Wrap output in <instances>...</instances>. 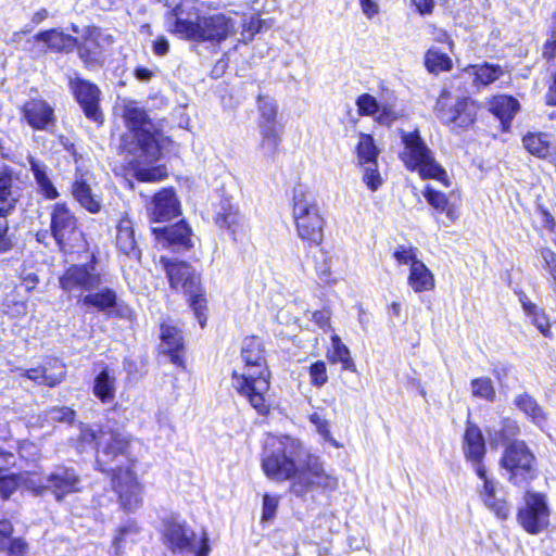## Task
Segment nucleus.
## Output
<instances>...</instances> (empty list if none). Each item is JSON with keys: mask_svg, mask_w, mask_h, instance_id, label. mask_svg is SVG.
Segmentation results:
<instances>
[{"mask_svg": "<svg viewBox=\"0 0 556 556\" xmlns=\"http://www.w3.org/2000/svg\"><path fill=\"white\" fill-rule=\"evenodd\" d=\"M168 30L195 42H220L235 33V22L225 14L200 15L198 10L175 7L167 15Z\"/></svg>", "mask_w": 556, "mask_h": 556, "instance_id": "7ed1b4c3", "label": "nucleus"}, {"mask_svg": "<svg viewBox=\"0 0 556 556\" xmlns=\"http://www.w3.org/2000/svg\"><path fill=\"white\" fill-rule=\"evenodd\" d=\"M520 433L519 422L510 416H504L500 419L498 428L490 434L491 443L495 446L507 447L513 442H519Z\"/></svg>", "mask_w": 556, "mask_h": 556, "instance_id": "c85d7f7f", "label": "nucleus"}, {"mask_svg": "<svg viewBox=\"0 0 556 556\" xmlns=\"http://www.w3.org/2000/svg\"><path fill=\"white\" fill-rule=\"evenodd\" d=\"M147 208L153 223L170 220L180 214V203L173 189H163L155 193Z\"/></svg>", "mask_w": 556, "mask_h": 556, "instance_id": "4be33fe9", "label": "nucleus"}, {"mask_svg": "<svg viewBox=\"0 0 556 556\" xmlns=\"http://www.w3.org/2000/svg\"><path fill=\"white\" fill-rule=\"evenodd\" d=\"M50 230L55 245L63 252L84 248L85 237L75 213L64 202L50 207Z\"/></svg>", "mask_w": 556, "mask_h": 556, "instance_id": "9d476101", "label": "nucleus"}, {"mask_svg": "<svg viewBox=\"0 0 556 556\" xmlns=\"http://www.w3.org/2000/svg\"><path fill=\"white\" fill-rule=\"evenodd\" d=\"M161 263L163 268L166 271L167 278H194V276H200L201 273L198 270L197 266L189 264L184 261L178 260H169L166 257H161Z\"/></svg>", "mask_w": 556, "mask_h": 556, "instance_id": "c03bdc74", "label": "nucleus"}, {"mask_svg": "<svg viewBox=\"0 0 556 556\" xmlns=\"http://www.w3.org/2000/svg\"><path fill=\"white\" fill-rule=\"evenodd\" d=\"M92 393L103 404L115 399V378L110 375L108 368L102 369L96 376Z\"/></svg>", "mask_w": 556, "mask_h": 556, "instance_id": "58836bf2", "label": "nucleus"}, {"mask_svg": "<svg viewBox=\"0 0 556 556\" xmlns=\"http://www.w3.org/2000/svg\"><path fill=\"white\" fill-rule=\"evenodd\" d=\"M424 197L433 208L445 214L448 223H455L458 219L457 206L451 203L444 193L428 186L424 191Z\"/></svg>", "mask_w": 556, "mask_h": 556, "instance_id": "f704fd0d", "label": "nucleus"}, {"mask_svg": "<svg viewBox=\"0 0 556 556\" xmlns=\"http://www.w3.org/2000/svg\"><path fill=\"white\" fill-rule=\"evenodd\" d=\"M159 244L174 251L189 249L191 244V229L184 220L167 227L152 229Z\"/></svg>", "mask_w": 556, "mask_h": 556, "instance_id": "5701e85b", "label": "nucleus"}, {"mask_svg": "<svg viewBox=\"0 0 556 556\" xmlns=\"http://www.w3.org/2000/svg\"><path fill=\"white\" fill-rule=\"evenodd\" d=\"M303 450L300 440L288 435L268 434L261 453V469L274 482L293 483L301 475L298 457Z\"/></svg>", "mask_w": 556, "mask_h": 556, "instance_id": "20e7f679", "label": "nucleus"}, {"mask_svg": "<svg viewBox=\"0 0 556 556\" xmlns=\"http://www.w3.org/2000/svg\"><path fill=\"white\" fill-rule=\"evenodd\" d=\"M551 510L546 495L525 490L523 504L517 509L516 520L525 532L536 535L549 527Z\"/></svg>", "mask_w": 556, "mask_h": 556, "instance_id": "f8f14e48", "label": "nucleus"}, {"mask_svg": "<svg viewBox=\"0 0 556 556\" xmlns=\"http://www.w3.org/2000/svg\"><path fill=\"white\" fill-rule=\"evenodd\" d=\"M519 110L518 101L509 96H498L490 102V111L501 119L502 124H509Z\"/></svg>", "mask_w": 556, "mask_h": 556, "instance_id": "ea45409f", "label": "nucleus"}, {"mask_svg": "<svg viewBox=\"0 0 556 556\" xmlns=\"http://www.w3.org/2000/svg\"><path fill=\"white\" fill-rule=\"evenodd\" d=\"M47 484L34 488L37 494L49 491L56 502H62L67 495L83 490L81 479L73 467L60 466L59 470L47 477Z\"/></svg>", "mask_w": 556, "mask_h": 556, "instance_id": "2eb2a0df", "label": "nucleus"}, {"mask_svg": "<svg viewBox=\"0 0 556 556\" xmlns=\"http://www.w3.org/2000/svg\"><path fill=\"white\" fill-rule=\"evenodd\" d=\"M135 176L140 181L155 182L164 179L167 176V172L163 166H155L150 168H139L136 170Z\"/></svg>", "mask_w": 556, "mask_h": 556, "instance_id": "5fc2aeb1", "label": "nucleus"}, {"mask_svg": "<svg viewBox=\"0 0 556 556\" xmlns=\"http://www.w3.org/2000/svg\"><path fill=\"white\" fill-rule=\"evenodd\" d=\"M309 383L316 389L323 388L329 380L326 362L317 359L307 368Z\"/></svg>", "mask_w": 556, "mask_h": 556, "instance_id": "09e8293b", "label": "nucleus"}, {"mask_svg": "<svg viewBox=\"0 0 556 556\" xmlns=\"http://www.w3.org/2000/svg\"><path fill=\"white\" fill-rule=\"evenodd\" d=\"M70 88L87 118L101 122L102 113L99 110L100 90L97 85L80 77L70 79Z\"/></svg>", "mask_w": 556, "mask_h": 556, "instance_id": "aec40b11", "label": "nucleus"}, {"mask_svg": "<svg viewBox=\"0 0 556 556\" xmlns=\"http://www.w3.org/2000/svg\"><path fill=\"white\" fill-rule=\"evenodd\" d=\"M279 495H273L269 493L263 494L262 515L260 519L262 525L269 523L276 518L279 508Z\"/></svg>", "mask_w": 556, "mask_h": 556, "instance_id": "3c124183", "label": "nucleus"}, {"mask_svg": "<svg viewBox=\"0 0 556 556\" xmlns=\"http://www.w3.org/2000/svg\"><path fill=\"white\" fill-rule=\"evenodd\" d=\"M72 30L81 36L78 54L84 63L88 65L98 62L102 51L114 42V38L109 31L97 26H86L80 30L78 26L73 24Z\"/></svg>", "mask_w": 556, "mask_h": 556, "instance_id": "4468645a", "label": "nucleus"}, {"mask_svg": "<svg viewBox=\"0 0 556 556\" xmlns=\"http://www.w3.org/2000/svg\"><path fill=\"white\" fill-rule=\"evenodd\" d=\"M260 151L268 160H274L281 142L282 126H265L260 128Z\"/></svg>", "mask_w": 556, "mask_h": 556, "instance_id": "e433bc0d", "label": "nucleus"}, {"mask_svg": "<svg viewBox=\"0 0 556 556\" xmlns=\"http://www.w3.org/2000/svg\"><path fill=\"white\" fill-rule=\"evenodd\" d=\"M18 457L26 463H36L40 458V451L36 443L29 440H21L17 442Z\"/></svg>", "mask_w": 556, "mask_h": 556, "instance_id": "864d4df0", "label": "nucleus"}, {"mask_svg": "<svg viewBox=\"0 0 556 556\" xmlns=\"http://www.w3.org/2000/svg\"><path fill=\"white\" fill-rule=\"evenodd\" d=\"M522 143L525 149L539 159H546L551 154L552 139L545 132H529L523 136Z\"/></svg>", "mask_w": 556, "mask_h": 556, "instance_id": "4c0bfd02", "label": "nucleus"}, {"mask_svg": "<svg viewBox=\"0 0 556 556\" xmlns=\"http://www.w3.org/2000/svg\"><path fill=\"white\" fill-rule=\"evenodd\" d=\"M498 466L505 471L507 482L517 489H530L540 476L538 457L525 440L504 447Z\"/></svg>", "mask_w": 556, "mask_h": 556, "instance_id": "39448f33", "label": "nucleus"}, {"mask_svg": "<svg viewBox=\"0 0 556 556\" xmlns=\"http://www.w3.org/2000/svg\"><path fill=\"white\" fill-rule=\"evenodd\" d=\"M404 146L400 157L407 169L417 172L422 179H435L450 186L445 169L437 162L434 153L421 138L419 131H401Z\"/></svg>", "mask_w": 556, "mask_h": 556, "instance_id": "0eeeda50", "label": "nucleus"}, {"mask_svg": "<svg viewBox=\"0 0 556 556\" xmlns=\"http://www.w3.org/2000/svg\"><path fill=\"white\" fill-rule=\"evenodd\" d=\"M515 293L518 295L519 302L526 315L530 317L531 324L540 331L544 338L552 340L554 334L552 331L549 317L545 311L531 302L522 290H515Z\"/></svg>", "mask_w": 556, "mask_h": 556, "instance_id": "393cba45", "label": "nucleus"}, {"mask_svg": "<svg viewBox=\"0 0 556 556\" xmlns=\"http://www.w3.org/2000/svg\"><path fill=\"white\" fill-rule=\"evenodd\" d=\"M98 263L93 255H91L90 261L75 266V273L72 274L70 278H100L101 273L97 269Z\"/></svg>", "mask_w": 556, "mask_h": 556, "instance_id": "4d7b16f0", "label": "nucleus"}, {"mask_svg": "<svg viewBox=\"0 0 556 556\" xmlns=\"http://www.w3.org/2000/svg\"><path fill=\"white\" fill-rule=\"evenodd\" d=\"M72 193L76 201L88 212L96 214L101 211V198L92 193L90 186L83 178H77L74 181Z\"/></svg>", "mask_w": 556, "mask_h": 556, "instance_id": "473e14b6", "label": "nucleus"}, {"mask_svg": "<svg viewBox=\"0 0 556 556\" xmlns=\"http://www.w3.org/2000/svg\"><path fill=\"white\" fill-rule=\"evenodd\" d=\"M464 74L472 77L475 86L480 87L488 86L501 78L505 74V70L501 65L485 62L468 66Z\"/></svg>", "mask_w": 556, "mask_h": 556, "instance_id": "7c9ffc66", "label": "nucleus"}, {"mask_svg": "<svg viewBox=\"0 0 556 556\" xmlns=\"http://www.w3.org/2000/svg\"><path fill=\"white\" fill-rule=\"evenodd\" d=\"M438 117L451 128H467L476 119L478 106L470 98H460L454 104L447 105L444 99L438 101Z\"/></svg>", "mask_w": 556, "mask_h": 556, "instance_id": "dca6fc26", "label": "nucleus"}, {"mask_svg": "<svg viewBox=\"0 0 556 556\" xmlns=\"http://www.w3.org/2000/svg\"><path fill=\"white\" fill-rule=\"evenodd\" d=\"M132 434L105 424L80 428L75 447L94 452V470L104 475L123 510L131 511L141 503L142 484L136 473L137 457L131 454Z\"/></svg>", "mask_w": 556, "mask_h": 556, "instance_id": "f257e3e1", "label": "nucleus"}, {"mask_svg": "<svg viewBox=\"0 0 556 556\" xmlns=\"http://www.w3.org/2000/svg\"><path fill=\"white\" fill-rule=\"evenodd\" d=\"M62 370L58 374L48 375L45 366H36L22 370L21 377L26 378L37 384H43L50 389L60 386L66 380L65 365H61Z\"/></svg>", "mask_w": 556, "mask_h": 556, "instance_id": "2f4dec72", "label": "nucleus"}, {"mask_svg": "<svg viewBox=\"0 0 556 556\" xmlns=\"http://www.w3.org/2000/svg\"><path fill=\"white\" fill-rule=\"evenodd\" d=\"M240 355L244 368L249 371L252 369L256 371L255 374H240L238 370H232L231 378L238 381L235 389L260 416L266 417L270 414V404L266 394L270 389L271 374L263 340L256 334L245 337L240 349Z\"/></svg>", "mask_w": 556, "mask_h": 556, "instance_id": "f03ea898", "label": "nucleus"}, {"mask_svg": "<svg viewBox=\"0 0 556 556\" xmlns=\"http://www.w3.org/2000/svg\"><path fill=\"white\" fill-rule=\"evenodd\" d=\"M462 451L464 458L475 473H482L489 470L485 459L488 455L486 439L480 426L473 421L470 415L465 420V428L462 434Z\"/></svg>", "mask_w": 556, "mask_h": 556, "instance_id": "ddd939ff", "label": "nucleus"}, {"mask_svg": "<svg viewBox=\"0 0 556 556\" xmlns=\"http://www.w3.org/2000/svg\"><path fill=\"white\" fill-rule=\"evenodd\" d=\"M35 39L43 42L50 50L55 52H70L78 45L75 37L66 35L59 29L40 31L35 36Z\"/></svg>", "mask_w": 556, "mask_h": 556, "instance_id": "c756f323", "label": "nucleus"}, {"mask_svg": "<svg viewBox=\"0 0 556 556\" xmlns=\"http://www.w3.org/2000/svg\"><path fill=\"white\" fill-rule=\"evenodd\" d=\"M79 302L99 312H109L116 306V292L110 288H103L97 292L83 296Z\"/></svg>", "mask_w": 556, "mask_h": 556, "instance_id": "a19ab883", "label": "nucleus"}, {"mask_svg": "<svg viewBox=\"0 0 556 556\" xmlns=\"http://www.w3.org/2000/svg\"><path fill=\"white\" fill-rule=\"evenodd\" d=\"M21 119L42 131H51L56 124L54 108L41 98H30L22 105Z\"/></svg>", "mask_w": 556, "mask_h": 556, "instance_id": "a211bd4d", "label": "nucleus"}, {"mask_svg": "<svg viewBox=\"0 0 556 556\" xmlns=\"http://www.w3.org/2000/svg\"><path fill=\"white\" fill-rule=\"evenodd\" d=\"M17 198L12 174L0 170V217H5L14 208Z\"/></svg>", "mask_w": 556, "mask_h": 556, "instance_id": "c9c22d12", "label": "nucleus"}, {"mask_svg": "<svg viewBox=\"0 0 556 556\" xmlns=\"http://www.w3.org/2000/svg\"><path fill=\"white\" fill-rule=\"evenodd\" d=\"M331 348L326 352V358L331 365L341 364L342 371L356 372V364L350 349L343 343L337 333L330 337Z\"/></svg>", "mask_w": 556, "mask_h": 556, "instance_id": "cd10ccee", "label": "nucleus"}, {"mask_svg": "<svg viewBox=\"0 0 556 556\" xmlns=\"http://www.w3.org/2000/svg\"><path fill=\"white\" fill-rule=\"evenodd\" d=\"M312 321L326 330L331 326V311L329 308L317 309L312 313Z\"/></svg>", "mask_w": 556, "mask_h": 556, "instance_id": "0e129e2a", "label": "nucleus"}, {"mask_svg": "<svg viewBox=\"0 0 556 556\" xmlns=\"http://www.w3.org/2000/svg\"><path fill=\"white\" fill-rule=\"evenodd\" d=\"M394 258L399 265H405L409 268L408 278H432V275L425 264L416 258L412 248L400 247L394 251Z\"/></svg>", "mask_w": 556, "mask_h": 556, "instance_id": "72a5a7b5", "label": "nucleus"}, {"mask_svg": "<svg viewBox=\"0 0 556 556\" xmlns=\"http://www.w3.org/2000/svg\"><path fill=\"white\" fill-rule=\"evenodd\" d=\"M514 405L534 426L542 428L547 424L548 414L529 392L517 394L514 399Z\"/></svg>", "mask_w": 556, "mask_h": 556, "instance_id": "b1692460", "label": "nucleus"}, {"mask_svg": "<svg viewBox=\"0 0 556 556\" xmlns=\"http://www.w3.org/2000/svg\"><path fill=\"white\" fill-rule=\"evenodd\" d=\"M362 12L367 18H372L379 13V5L372 0H358Z\"/></svg>", "mask_w": 556, "mask_h": 556, "instance_id": "338daca9", "label": "nucleus"}, {"mask_svg": "<svg viewBox=\"0 0 556 556\" xmlns=\"http://www.w3.org/2000/svg\"><path fill=\"white\" fill-rule=\"evenodd\" d=\"M106 317L125 318L131 320L135 317V314L127 304L116 302V306L106 312Z\"/></svg>", "mask_w": 556, "mask_h": 556, "instance_id": "69168bd1", "label": "nucleus"}, {"mask_svg": "<svg viewBox=\"0 0 556 556\" xmlns=\"http://www.w3.org/2000/svg\"><path fill=\"white\" fill-rule=\"evenodd\" d=\"M482 481L478 489V495L482 504L501 521H505L510 516V504L505 496L498 495L497 481L489 476V470L482 473H476Z\"/></svg>", "mask_w": 556, "mask_h": 556, "instance_id": "6ab92c4d", "label": "nucleus"}, {"mask_svg": "<svg viewBox=\"0 0 556 556\" xmlns=\"http://www.w3.org/2000/svg\"><path fill=\"white\" fill-rule=\"evenodd\" d=\"M173 288L177 287L180 280H169ZM181 288L186 294L187 303L197 318L200 327L203 329L208 319V301L205 288L200 280H181Z\"/></svg>", "mask_w": 556, "mask_h": 556, "instance_id": "412c9836", "label": "nucleus"}, {"mask_svg": "<svg viewBox=\"0 0 556 556\" xmlns=\"http://www.w3.org/2000/svg\"><path fill=\"white\" fill-rule=\"evenodd\" d=\"M363 168V181L371 190L376 191L382 185V177L378 170V162L358 164Z\"/></svg>", "mask_w": 556, "mask_h": 556, "instance_id": "603ef678", "label": "nucleus"}, {"mask_svg": "<svg viewBox=\"0 0 556 556\" xmlns=\"http://www.w3.org/2000/svg\"><path fill=\"white\" fill-rule=\"evenodd\" d=\"M357 162L364 164L376 162L379 151L375 144V140L370 135L362 134L356 147Z\"/></svg>", "mask_w": 556, "mask_h": 556, "instance_id": "49530a36", "label": "nucleus"}, {"mask_svg": "<svg viewBox=\"0 0 556 556\" xmlns=\"http://www.w3.org/2000/svg\"><path fill=\"white\" fill-rule=\"evenodd\" d=\"M293 217L301 239L319 244L324 237V219L312 192L298 186L293 190Z\"/></svg>", "mask_w": 556, "mask_h": 556, "instance_id": "6e6552de", "label": "nucleus"}, {"mask_svg": "<svg viewBox=\"0 0 556 556\" xmlns=\"http://www.w3.org/2000/svg\"><path fill=\"white\" fill-rule=\"evenodd\" d=\"M29 163L30 170L45 197L50 200L58 198L59 192L48 175V166L35 159H30Z\"/></svg>", "mask_w": 556, "mask_h": 556, "instance_id": "79ce46f5", "label": "nucleus"}, {"mask_svg": "<svg viewBox=\"0 0 556 556\" xmlns=\"http://www.w3.org/2000/svg\"><path fill=\"white\" fill-rule=\"evenodd\" d=\"M23 480H25L23 473L9 472L0 475V497L4 501L9 500Z\"/></svg>", "mask_w": 556, "mask_h": 556, "instance_id": "8fccbe9b", "label": "nucleus"}, {"mask_svg": "<svg viewBox=\"0 0 556 556\" xmlns=\"http://www.w3.org/2000/svg\"><path fill=\"white\" fill-rule=\"evenodd\" d=\"M14 526L9 519H0V552L8 556H26L28 543L21 536L13 538Z\"/></svg>", "mask_w": 556, "mask_h": 556, "instance_id": "a878e982", "label": "nucleus"}, {"mask_svg": "<svg viewBox=\"0 0 556 556\" xmlns=\"http://www.w3.org/2000/svg\"><path fill=\"white\" fill-rule=\"evenodd\" d=\"M17 465L16 455L0 447V475L9 473Z\"/></svg>", "mask_w": 556, "mask_h": 556, "instance_id": "e2e57ef3", "label": "nucleus"}, {"mask_svg": "<svg viewBox=\"0 0 556 556\" xmlns=\"http://www.w3.org/2000/svg\"><path fill=\"white\" fill-rule=\"evenodd\" d=\"M139 531L140 527L135 520H129L127 523L118 527L115 531V535L112 542L115 549H119L122 547V544L126 540L127 535L137 534Z\"/></svg>", "mask_w": 556, "mask_h": 556, "instance_id": "6e6d98bb", "label": "nucleus"}, {"mask_svg": "<svg viewBox=\"0 0 556 556\" xmlns=\"http://www.w3.org/2000/svg\"><path fill=\"white\" fill-rule=\"evenodd\" d=\"M543 56L548 61L556 58V14L552 17L549 36L543 48Z\"/></svg>", "mask_w": 556, "mask_h": 556, "instance_id": "052dcab7", "label": "nucleus"}, {"mask_svg": "<svg viewBox=\"0 0 556 556\" xmlns=\"http://www.w3.org/2000/svg\"><path fill=\"white\" fill-rule=\"evenodd\" d=\"M258 128L265 126H281L277 122L278 106L276 101L268 96H258Z\"/></svg>", "mask_w": 556, "mask_h": 556, "instance_id": "37998d69", "label": "nucleus"}, {"mask_svg": "<svg viewBox=\"0 0 556 556\" xmlns=\"http://www.w3.org/2000/svg\"><path fill=\"white\" fill-rule=\"evenodd\" d=\"M471 395L476 399L493 403L496 400V390L493 381L489 377H478L470 381Z\"/></svg>", "mask_w": 556, "mask_h": 556, "instance_id": "a18cd8bd", "label": "nucleus"}, {"mask_svg": "<svg viewBox=\"0 0 556 556\" xmlns=\"http://www.w3.org/2000/svg\"><path fill=\"white\" fill-rule=\"evenodd\" d=\"M153 53L159 56L165 55L169 50V42L164 36H160L153 42L152 46Z\"/></svg>", "mask_w": 556, "mask_h": 556, "instance_id": "774afa93", "label": "nucleus"}, {"mask_svg": "<svg viewBox=\"0 0 556 556\" xmlns=\"http://www.w3.org/2000/svg\"><path fill=\"white\" fill-rule=\"evenodd\" d=\"M425 65L430 73H440L448 71L452 67V61L445 53L429 49L426 53Z\"/></svg>", "mask_w": 556, "mask_h": 556, "instance_id": "de8ad7c7", "label": "nucleus"}, {"mask_svg": "<svg viewBox=\"0 0 556 556\" xmlns=\"http://www.w3.org/2000/svg\"><path fill=\"white\" fill-rule=\"evenodd\" d=\"M356 104L362 115H374L379 112V104L376 98L368 93L359 96Z\"/></svg>", "mask_w": 556, "mask_h": 556, "instance_id": "bf43d9fd", "label": "nucleus"}, {"mask_svg": "<svg viewBox=\"0 0 556 556\" xmlns=\"http://www.w3.org/2000/svg\"><path fill=\"white\" fill-rule=\"evenodd\" d=\"M50 414L53 419L59 422H66L73 425L76 418V412L68 406H55L50 408Z\"/></svg>", "mask_w": 556, "mask_h": 556, "instance_id": "680f3d73", "label": "nucleus"}, {"mask_svg": "<svg viewBox=\"0 0 556 556\" xmlns=\"http://www.w3.org/2000/svg\"><path fill=\"white\" fill-rule=\"evenodd\" d=\"M116 247L125 255L134 258L140 257V251L135 239L132 222L124 216L117 224Z\"/></svg>", "mask_w": 556, "mask_h": 556, "instance_id": "bb28decb", "label": "nucleus"}, {"mask_svg": "<svg viewBox=\"0 0 556 556\" xmlns=\"http://www.w3.org/2000/svg\"><path fill=\"white\" fill-rule=\"evenodd\" d=\"M308 420L313 424L317 432L327 441H331L330 422L319 412H313L308 416Z\"/></svg>", "mask_w": 556, "mask_h": 556, "instance_id": "13d9d810", "label": "nucleus"}, {"mask_svg": "<svg viewBox=\"0 0 556 556\" xmlns=\"http://www.w3.org/2000/svg\"><path fill=\"white\" fill-rule=\"evenodd\" d=\"M160 327V340L164 345L161 354L168 357L169 362L180 369L187 368V346L182 330L167 321H162Z\"/></svg>", "mask_w": 556, "mask_h": 556, "instance_id": "f3484780", "label": "nucleus"}, {"mask_svg": "<svg viewBox=\"0 0 556 556\" xmlns=\"http://www.w3.org/2000/svg\"><path fill=\"white\" fill-rule=\"evenodd\" d=\"M339 488V477L325 467V463L316 455L308 453L302 463L301 475L289 484L288 491L304 498L313 489L331 493Z\"/></svg>", "mask_w": 556, "mask_h": 556, "instance_id": "1a4fd4ad", "label": "nucleus"}, {"mask_svg": "<svg viewBox=\"0 0 556 556\" xmlns=\"http://www.w3.org/2000/svg\"><path fill=\"white\" fill-rule=\"evenodd\" d=\"M160 540L172 555L182 556L193 553V556H208L211 552L208 533L202 531L197 541L194 530L186 520L177 516L162 519Z\"/></svg>", "mask_w": 556, "mask_h": 556, "instance_id": "423d86ee", "label": "nucleus"}, {"mask_svg": "<svg viewBox=\"0 0 556 556\" xmlns=\"http://www.w3.org/2000/svg\"><path fill=\"white\" fill-rule=\"evenodd\" d=\"M124 118L146 160H156L160 148L155 138V126L148 117L147 112L130 102L124 108Z\"/></svg>", "mask_w": 556, "mask_h": 556, "instance_id": "9b49d317", "label": "nucleus"}]
</instances>
